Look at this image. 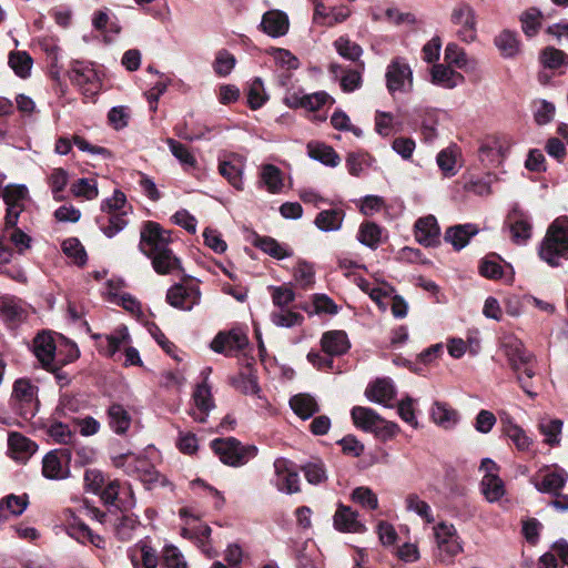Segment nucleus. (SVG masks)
<instances>
[{
  "instance_id": "obj_1",
  "label": "nucleus",
  "mask_w": 568,
  "mask_h": 568,
  "mask_svg": "<svg viewBox=\"0 0 568 568\" xmlns=\"http://www.w3.org/2000/svg\"><path fill=\"white\" fill-rule=\"evenodd\" d=\"M170 233L153 221L143 224L140 232V251L148 256L154 271L165 275L180 268V260L170 248Z\"/></svg>"
},
{
  "instance_id": "obj_2",
  "label": "nucleus",
  "mask_w": 568,
  "mask_h": 568,
  "mask_svg": "<svg viewBox=\"0 0 568 568\" xmlns=\"http://www.w3.org/2000/svg\"><path fill=\"white\" fill-rule=\"evenodd\" d=\"M538 254L548 265L556 267L568 260V219H556L539 244Z\"/></svg>"
},
{
  "instance_id": "obj_3",
  "label": "nucleus",
  "mask_w": 568,
  "mask_h": 568,
  "mask_svg": "<svg viewBox=\"0 0 568 568\" xmlns=\"http://www.w3.org/2000/svg\"><path fill=\"white\" fill-rule=\"evenodd\" d=\"M113 464L118 468H123L128 475L136 476L149 489L154 484L162 486L168 484V479L145 457L132 453L121 454L113 458Z\"/></svg>"
},
{
  "instance_id": "obj_4",
  "label": "nucleus",
  "mask_w": 568,
  "mask_h": 568,
  "mask_svg": "<svg viewBox=\"0 0 568 568\" xmlns=\"http://www.w3.org/2000/svg\"><path fill=\"white\" fill-rule=\"evenodd\" d=\"M211 447L223 464L232 467L245 465L257 455L256 446L243 445L234 437L216 438L212 440Z\"/></svg>"
},
{
  "instance_id": "obj_5",
  "label": "nucleus",
  "mask_w": 568,
  "mask_h": 568,
  "mask_svg": "<svg viewBox=\"0 0 568 568\" xmlns=\"http://www.w3.org/2000/svg\"><path fill=\"white\" fill-rule=\"evenodd\" d=\"M101 338L99 343V351L108 357H113L116 352L124 346V365H141L142 361L139 351L135 347L129 346L131 343V336L125 325H119L111 334L98 336Z\"/></svg>"
},
{
  "instance_id": "obj_6",
  "label": "nucleus",
  "mask_w": 568,
  "mask_h": 568,
  "mask_svg": "<svg viewBox=\"0 0 568 568\" xmlns=\"http://www.w3.org/2000/svg\"><path fill=\"white\" fill-rule=\"evenodd\" d=\"M386 88L394 95L397 92L408 93L413 90V70L402 57L394 58L386 68Z\"/></svg>"
},
{
  "instance_id": "obj_7",
  "label": "nucleus",
  "mask_w": 568,
  "mask_h": 568,
  "mask_svg": "<svg viewBox=\"0 0 568 568\" xmlns=\"http://www.w3.org/2000/svg\"><path fill=\"white\" fill-rule=\"evenodd\" d=\"M72 453L69 448L53 449L42 458V475L50 480H62L70 476Z\"/></svg>"
},
{
  "instance_id": "obj_8",
  "label": "nucleus",
  "mask_w": 568,
  "mask_h": 568,
  "mask_svg": "<svg viewBox=\"0 0 568 568\" xmlns=\"http://www.w3.org/2000/svg\"><path fill=\"white\" fill-rule=\"evenodd\" d=\"M367 398L386 408H397L399 417L413 427H417L418 423L415 416L413 399L405 397L396 398V393H366Z\"/></svg>"
},
{
  "instance_id": "obj_9",
  "label": "nucleus",
  "mask_w": 568,
  "mask_h": 568,
  "mask_svg": "<svg viewBox=\"0 0 568 568\" xmlns=\"http://www.w3.org/2000/svg\"><path fill=\"white\" fill-rule=\"evenodd\" d=\"M200 301V287L193 283L174 284L166 292V302L181 311H191Z\"/></svg>"
},
{
  "instance_id": "obj_10",
  "label": "nucleus",
  "mask_w": 568,
  "mask_h": 568,
  "mask_svg": "<svg viewBox=\"0 0 568 568\" xmlns=\"http://www.w3.org/2000/svg\"><path fill=\"white\" fill-rule=\"evenodd\" d=\"M505 226L509 230L511 241L517 245H525L531 237V219L518 207H514L508 213Z\"/></svg>"
},
{
  "instance_id": "obj_11",
  "label": "nucleus",
  "mask_w": 568,
  "mask_h": 568,
  "mask_svg": "<svg viewBox=\"0 0 568 568\" xmlns=\"http://www.w3.org/2000/svg\"><path fill=\"white\" fill-rule=\"evenodd\" d=\"M442 561H449L462 551V545L453 525L439 524L434 528Z\"/></svg>"
},
{
  "instance_id": "obj_12",
  "label": "nucleus",
  "mask_w": 568,
  "mask_h": 568,
  "mask_svg": "<svg viewBox=\"0 0 568 568\" xmlns=\"http://www.w3.org/2000/svg\"><path fill=\"white\" fill-rule=\"evenodd\" d=\"M248 345L246 333L234 327L229 332H220L211 343V347L216 353L233 355Z\"/></svg>"
},
{
  "instance_id": "obj_13",
  "label": "nucleus",
  "mask_w": 568,
  "mask_h": 568,
  "mask_svg": "<svg viewBox=\"0 0 568 568\" xmlns=\"http://www.w3.org/2000/svg\"><path fill=\"white\" fill-rule=\"evenodd\" d=\"M450 20L455 26L459 27L457 37L462 41L466 43L475 41L477 37L476 14L469 4L464 3L456 7L452 12Z\"/></svg>"
},
{
  "instance_id": "obj_14",
  "label": "nucleus",
  "mask_w": 568,
  "mask_h": 568,
  "mask_svg": "<svg viewBox=\"0 0 568 568\" xmlns=\"http://www.w3.org/2000/svg\"><path fill=\"white\" fill-rule=\"evenodd\" d=\"M314 4L313 22L323 27L342 23L351 16L346 6L326 7L322 0H312Z\"/></svg>"
},
{
  "instance_id": "obj_15",
  "label": "nucleus",
  "mask_w": 568,
  "mask_h": 568,
  "mask_svg": "<svg viewBox=\"0 0 568 568\" xmlns=\"http://www.w3.org/2000/svg\"><path fill=\"white\" fill-rule=\"evenodd\" d=\"M38 450V445L18 432L8 435V452L12 459L26 464Z\"/></svg>"
},
{
  "instance_id": "obj_16",
  "label": "nucleus",
  "mask_w": 568,
  "mask_h": 568,
  "mask_svg": "<svg viewBox=\"0 0 568 568\" xmlns=\"http://www.w3.org/2000/svg\"><path fill=\"white\" fill-rule=\"evenodd\" d=\"M568 480V474L562 468H557L552 471L539 474L534 477L532 484L535 488L544 494H550L559 496V491L566 485Z\"/></svg>"
},
{
  "instance_id": "obj_17",
  "label": "nucleus",
  "mask_w": 568,
  "mask_h": 568,
  "mask_svg": "<svg viewBox=\"0 0 568 568\" xmlns=\"http://www.w3.org/2000/svg\"><path fill=\"white\" fill-rule=\"evenodd\" d=\"M274 470L277 477L276 486L278 490L290 495L300 491L298 474L290 468L287 459L277 458L274 462Z\"/></svg>"
},
{
  "instance_id": "obj_18",
  "label": "nucleus",
  "mask_w": 568,
  "mask_h": 568,
  "mask_svg": "<svg viewBox=\"0 0 568 568\" xmlns=\"http://www.w3.org/2000/svg\"><path fill=\"white\" fill-rule=\"evenodd\" d=\"M245 168L244 158L237 154H231L227 160H221L219 163V173L225 178L236 190L243 189V171Z\"/></svg>"
},
{
  "instance_id": "obj_19",
  "label": "nucleus",
  "mask_w": 568,
  "mask_h": 568,
  "mask_svg": "<svg viewBox=\"0 0 568 568\" xmlns=\"http://www.w3.org/2000/svg\"><path fill=\"white\" fill-rule=\"evenodd\" d=\"M440 230L437 220L433 215L420 217L415 223L416 241L428 247L439 243Z\"/></svg>"
},
{
  "instance_id": "obj_20",
  "label": "nucleus",
  "mask_w": 568,
  "mask_h": 568,
  "mask_svg": "<svg viewBox=\"0 0 568 568\" xmlns=\"http://www.w3.org/2000/svg\"><path fill=\"white\" fill-rule=\"evenodd\" d=\"M129 558L133 568H156L159 565L156 550L144 540L129 549Z\"/></svg>"
},
{
  "instance_id": "obj_21",
  "label": "nucleus",
  "mask_w": 568,
  "mask_h": 568,
  "mask_svg": "<svg viewBox=\"0 0 568 568\" xmlns=\"http://www.w3.org/2000/svg\"><path fill=\"white\" fill-rule=\"evenodd\" d=\"M288 17L281 10L266 11L262 17L261 28L272 38L285 36L288 31Z\"/></svg>"
},
{
  "instance_id": "obj_22",
  "label": "nucleus",
  "mask_w": 568,
  "mask_h": 568,
  "mask_svg": "<svg viewBox=\"0 0 568 568\" xmlns=\"http://www.w3.org/2000/svg\"><path fill=\"white\" fill-rule=\"evenodd\" d=\"M321 346L324 353L334 357L346 354L351 343L344 331H328L323 334Z\"/></svg>"
},
{
  "instance_id": "obj_23",
  "label": "nucleus",
  "mask_w": 568,
  "mask_h": 568,
  "mask_svg": "<svg viewBox=\"0 0 568 568\" xmlns=\"http://www.w3.org/2000/svg\"><path fill=\"white\" fill-rule=\"evenodd\" d=\"M506 152L507 148L497 136H491L485 140L478 150L480 161L493 166L501 163L506 156Z\"/></svg>"
},
{
  "instance_id": "obj_24",
  "label": "nucleus",
  "mask_w": 568,
  "mask_h": 568,
  "mask_svg": "<svg viewBox=\"0 0 568 568\" xmlns=\"http://www.w3.org/2000/svg\"><path fill=\"white\" fill-rule=\"evenodd\" d=\"M57 345L50 333H39L33 339V353L43 367H50L55 357Z\"/></svg>"
},
{
  "instance_id": "obj_25",
  "label": "nucleus",
  "mask_w": 568,
  "mask_h": 568,
  "mask_svg": "<svg viewBox=\"0 0 568 568\" xmlns=\"http://www.w3.org/2000/svg\"><path fill=\"white\" fill-rule=\"evenodd\" d=\"M106 422L115 434L124 435L131 426L132 416L122 404L112 403L106 409Z\"/></svg>"
},
{
  "instance_id": "obj_26",
  "label": "nucleus",
  "mask_w": 568,
  "mask_h": 568,
  "mask_svg": "<svg viewBox=\"0 0 568 568\" xmlns=\"http://www.w3.org/2000/svg\"><path fill=\"white\" fill-rule=\"evenodd\" d=\"M357 517L358 514L351 507L339 505L334 514V527L343 532H362L365 527Z\"/></svg>"
},
{
  "instance_id": "obj_27",
  "label": "nucleus",
  "mask_w": 568,
  "mask_h": 568,
  "mask_svg": "<svg viewBox=\"0 0 568 568\" xmlns=\"http://www.w3.org/2000/svg\"><path fill=\"white\" fill-rule=\"evenodd\" d=\"M479 232L477 225L467 223L450 226L446 230L444 239L457 251L464 248L469 240Z\"/></svg>"
},
{
  "instance_id": "obj_28",
  "label": "nucleus",
  "mask_w": 568,
  "mask_h": 568,
  "mask_svg": "<svg viewBox=\"0 0 568 568\" xmlns=\"http://www.w3.org/2000/svg\"><path fill=\"white\" fill-rule=\"evenodd\" d=\"M494 44L505 59H511L520 53V41L515 31L505 29L494 39Z\"/></svg>"
},
{
  "instance_id": "obj_29",
  "label": "nucleus",
  "mask_w": 568,
  "mask_h": 568,
  "mask_svg": "<svg viewBox=\"0 0 568 568\" xmlns=\"http://www.w3.org/2000/svg\"><path fill=\"white\" fill-rule=\"evenodd\" d=\"M288 403L292 410L302 419H308L320 410L317 400L310 393H296Z\"/></svg>"
},
{
  "instance_id": "obj_30",
  "label": "nucleus",
  "mask_w": 568,
  "mask_h": 568,
  "mask_svg": "<svg viewBox=\"0 0 568 568\" xmlns=\"http://www.w3.org/2000/svg\"><path fill=\"white\" fill-rule=\"evenodd\" d=\"M215 407L212 393H193L190 416L197 423H205L209 413Z\"/></svg>"
},
{
  "instance_id": "obj_31",
  "label": "nucleus",
  "mask_w": 568,
  "mask_h": 568,
  "mask_svg": "<svg viewBox=\"0 0 568 568\" xmlns=\"http://www.w3.org/2000/svg\"><path fill=\"white\" fill-rule=\"evenodd\" d=\"M27 311L13 297L9 296L6 300L4 306L1 308L0 317L10 328L17 327L27 320Z\"/></svg>"
},
{
  "instance_id": "obj_32",
  "label": "nucleus",
  "mask_w": 568,
  "mask_h": 568,
  "mask_svg": "<svg viewBox=\"0 0 568 568\" xmlns=\"http://www.w3.org/2000/svg\"><path fill=\"white\" fill-rule=\"evenodd\" d=\"M333 45L343 59L358 63L362 69L364 68V62L361 61V57L363 55L362 47L352 41L347 36L337 38Z\"/></svg>"
},
{
  "instance_id": "obj_33",
  "label": "nucleus",
  "mask_w": 568,
  "mask_h": 568,
  "mask_svg": "<svg viewBox=\"0 0 568 568\" xmlns=\"http://www.w3.org/2000/svg\"><path fill=\"white\" fill-rule=\"evenodd\" d=\"M345 213L341 209L321 211L315 217V225L323 232H334L342 227Z\"/></svg>"
},
{
  "instance_id": "obj_34",
  "label": "nucleus",
  "mask_w": 568,
  "mask_h": 568,
  "mask_svg": "<svg viewBox=\"0 0 568 568\" xmlns=\"http://www.w3.org/2000/svg\"><path fill=\"white\" fill-rule=\"evenodd\" d=\"M464 77L444 64H435L432 68V81L437 85L453 89L463 82Z\"/></svg>"
},
{
  "instance_id": "obj_35",
  "label": "nucleus",
  "mask_w": 568,
  "mask_h": 568,
  "mask_svg": "<svg viewBox=\"0 0 568 568\" xmlns=\"http://www.w3.org/2000/svg\"><path fill=\"white\" fill-rule=\"evenodd\" d=\"M351 416L356 427L371 433H373L382 418L373 409L363 406H354L351 410Z\"/></svg>"
},
{
  "instance_id": "obj_36",
  "label": "nucleus",
  "mask_w": 568,
  "mask_h": 568,
  "mask_svg": "<svg viewBox=\"0 0 568 568\" xmlns=\"http://www.w3.org/2000/svg\"><path fill=\"white\" fill-rule=\"evenodd\" d=\"M28 506V496L9 495L0 500V520L21 515Z\"/></svg>"
},
{
  "instance_id": "obj_37",
  "label": "nucleus",
  "mask_w": 568,
  "mask_h": 568,
  "mask_svg": "<svg viewBox=\"0 0 568 568\" xmlns=\"http://www.w3.org/2000/svg\"><path fill=\"white\" fill-rule=\"evenodd\" d=\"M105 504L113 505L121 494H128L131 500L125 501L128 506H134V495L130 485L122 484L119 480H111L99 491Z\"/></svg>"
},
{
  "instance_id": "obj_38",
  "label": "nucleus",
  "mask_w": 568,
  "mask_h": 568,
  "mask_svg": "<svg viewBox=\"0 0 568 568\" xmlns=\"http://www.w3.org/2000/svg\"><path fill=\"white\" fill-rule=\"evenodd\" d=\"M260 178L270 193H280L283 189V172L274 164H263Z\"/></svg>"
},
{
  "instance_id": "obj_39",
  "label": "nucleus",
  "mask_w": 568,
  "mask_h": 568,
  "mask_svg": "<svg viewBox=\"0 0 568 568\" xmlns=\"http://www.w3.org/2000/svg\"><path fill=\"white\" fill-rule=\"evenodd\" d=\"M329 72L334 77H338V73H343L339 84L344 92H353L362 85V75L358 70H344L342 65L332 63L329 65Z\"/></svg>"
},
{
  "instance_id": "obj_40",
  "label": "nucleus",
  "mask_w": 568,
  "mask_h": 568,
  "mask_svg": "<svg viewBox=\"0 0 568 568\" xmlns=\"http://www.w3.org/2000/svg\"><path fill=\"white\" fill-rule=\"evenodd\" d=\"M506 268L511 272V266L504 267L496 254L487 255L480 261L479 274L489 280H500L505 276Z\"/></svg>"
},
{
  "instance_id": "obj_41",
  "label": "nucleus",
  "mask_w": 568,
  "mask_h": 568,
  "mask_svg": "<svg viewBox=\"0 0 568 568\" xmlns=\"http://www.w3.org/2000/svg\"><path fill=\"white\" fill-rule=\"evenodd\" d=\"M481 491L489 503H495L505 494L504 481L497 474H485L481 479Z\"/></svg>"
},
{
  "instance_id": "obj_42",
  "label": "nucleus",
  "mask_w": 568,
  "mask_h": 568,
  "mask_svg": "<svg viewBox=\"0 0 568 568\" xmlns=\"http://www.w3.org/2000/svg\"><path fill=\"white\" fill-rule=\"evenodd\" d=\"M445 60L459 69H474L476 67V60L468 59L465 50L454 42L446 45Z\"/></svg>"
},
{
  "instance_id": "obj_43",
  "label": "nucleus",
  "mask_w": 568,
  "mask_h": 568,
  "mask_svg": "<svg viewBox=\"0 0 568 568\" xmlns=\"http://www.w3.org/2000/svg\"><path fill=\"white\" fill-rule=\"evenodd\" d=\"M69 78L72 83L83 87L94 81L97 73L90 63L74 61L69 71Z\"/></svg>"
},
{
  "instance_id": "obj_44",
  "label": "nucleus",
  "mask_w": 568,
  "mask_h": 568,
  "mask_svg": "<svg viewBox=\"0 0 568 568\" xmlns=\"http://www.w3.org/2000/svg\"><path fill=\"white\" fill-rule=\"evenodd\" d=\"M382 227L374 222L362 223L357 233V240L361 244L376 250L381 243Z\"/></svg>"
},
{
  "instance_id": "obj_45",
  "label": "nucleus",
  "mask_w": 568,
  "mask_h": 568,
  "mask_svg": "<svg viewBox=\"0 0 568 568\" xmlns=\"http://www.w3.org/2000/svg\"><path fill=\"white\" fill-rule=\"evenodd\" d=\"M308 155L327 166L335 168L339 164V156L332 146L325 144H308Z\"/></svg>"
},
{
  "instance_id": "obj_46",
  "label": "nucleus",
  "mask_w": 568,
  "mask_h": 568,
  "mask_svg": "<svg viewBox=\"0 0 568 568\" xmlns=\"http://www.w3.org/2000/svg\"><path fill=\"white\" fill-rule=\"evenodd\" d=\"M506 347L507 356L515 369H519L520 366H526L531 362L532 354L524 347L520 341L514 339Z\"/></svg>"
},
{
  "instance_id": "obj_47",
  "label": "nucleus",
  "mask_w": 568,
  "mask_h": 568,
  "mask_svg": "<svg viewBox=\"0 0 568 568\" xmlns=\"http://www.w3.org/2000/svg\"><path fill=\"white\" fill-rule=\"evenodd\" d=\"M69 182V173L67 170L62 168H55L52 170L51 174L48 178V183L50 185L53 200L57 202H61L65 200L63 195V191Z\"/></svg>"
},
{
  "instance_id": "obj_48",
  "label": "nucleus",
  "mask_w": 568,
  "mask_h": 568,
  "mask_svg": "<svg viewBox=\"0 0 568 568\" xmlns=\"http://www.w3.org/2000/svg\"><path fill=\"white\" fill-rule=\"evenodd\" d=\"M254 244L264 253L277 260H283L292 255L291 250L268 236L257 237Z\"/></svg>"
},
{
  "instance_id": "obj_49",
  "label": "nucleus",
  "mask_w": 568,
  "mask_h": 568,
  "mask_svg": "<svg viewBox=\"0 0 568 568\" xmlns=\"http://www.w3.org/2000/svg\"><path fill=\"white\" fill-rule=\"evenodd\" d=\"M125 211L121 213H113L110 214V216L108 217L106 224L104 223L103 217L97 219V223L100 225V230L102 231V233L106 237L111 239L128 225V220L125 219Z\"/></svg>"
},
{
  "instance_id": "obj_50",
  "label": "nucleus",
  "mask_w": 568,
  "mask_h": 568,
  "mask_svg": "<svg viewBox=\"0 0 568 568\" xmlns=\"http://www.w3.org/2000/svg\"><path fill=\"white\" fill-rule=\"evenodd\" d=\"M32 63V58L26 51H17L9 54V65L22 79L30 75Z\"/></svg>"
},
{
  "instance_id": "obj_51",
  "label": "nucleus",
  "mask_w": 568,
  "mask_h": 568,
  "mask_svg": "<svg viewBox=\"0 0 568 568\" xmlns=\"http://www.w3.org/2000/svg\"><path fill=\"white\" fill-rule=\"evenodd\" d=\"M542 14L537 8H529L520 14V22L523 32L531 38L535 37L541 26Z\"/></svg>"
},
{
  "instance_id": "obj_52",
  "label": "nucleus",
  "mask_w": 568,
  "mask_h": 568,
  "mask_svg": "<svg viewBox=\"0 0 568 568\" xmlns=\"http://www.w3.org/2000/svg\"><path fill=\"white\" fill-rule=\"evenodd\" d=\"M166 143L171 153L179 160L185 170L194 169L196 166V159L186 145L174 139H168Z\"/></svg>"
},
{
  "instance_id": "obj_53",
  "label": "nucleus",
  "mask_w": 568,
  "mask_h": 568,
  "mask_svg": "<svg viewBox=\"0 0 568 568\" xmlns=\"http://www.w3.org/2000/svg\"><path fill=\"white\" fill-rule=\"evenodd\" d=\"M405 507L408 511L416 513L428 524L434 523L435 520L430 506L426 501L422 500L416 494H409L406 496Z\"/></svg>"
},
{
  "instance_id": "obj_54",
  "label": "nucleus",
  "mask_w": 568,
  "mask_h": 568,
  "mask_svg": "<svg viewBox=\"0 0 568 568\" xmlns=\"http://www.w3.org/2000/svg\"><path fill=\"white\" fill-rule=\"evenodd\" d=\"M63 253L73 260V263L83 265L87 262V253L77 237H69L62 242Z\"/></svg>"
},
{
  "instance_id": "obj_55",
  "label": "nucleus",
  "mask_w": 568,
  "mask_h": 568,
  "mask_svg": "<svg viewBox=\"0 0 568 568\" xmlns=\"http://www.w3.org/2000/svg\"><path fill=\"white\" fill-rule=\"evenodd\" d=\"M71 192L74 196L84 197L85 200H93L99 195L97 182L87 178L75 181L71 185Z\"/></svg>"
},
{
  "instance_id": "obj_56",
  "label": "nucleus",
  "mask_w": 568,
  "mask_h": 568,
  "mask_svg": "<svg viewBox=\"0 0 568 568\" xmlns=\"http://www.w3.org/2000/svg\"><path fill=\"white\" fill-rule=\"evenodd\" d=\"M235 63L236 59L231 52L227 50H220L215 55L213 69L219 77H226L232 72Z\"/></svg>"
},
{
  "instance_id": "obj_57",
  "label": "nucleus",
  "mask_w": 568,
  "mask_h": 568,
  "mask_svg": "<svg viewBox=\"0 0 568 568\" xmlns=\"http://www.w3.org/2000/svg\"><path fill=\"white\" fill-rule=\"evenodd\" d=\"M139 524L138 517L133 515H123L115 524V534L120 540L128 541L132 538L133 531Z\"/></svg>"
},
{
  "instance_id": "obj_58",
  "label": "nucleus",
  "mask_w": 568,
  "mask_h": 568,
  "mask_svg": "<svg viewBox=\"0 0 568 568\" xmlns=\"http://www.w3.org/2000/svg\"><path fill=\"white\" fill-rule=\"evenodd\" d=\"M267 97L265 94L264 84L261 78H255L248 88L247 92V103L252 110H256L261 108Z\"/></svg>"
},
{
  "instance_id": "obj_59",
  "label": "nucleus",
  "mask_w": 568,
  "mask_h": 568,
  "mask_svg": "<svg viewBox=\"0 0 568 568\" xmlns=\"http://www.w3.org/2000/svg\"><path fill=\"white\" fill-rule=\"evenodd\" d=\"M302 470L306 480L312 485H318L327 479L325 466L321 460L307 463Z\"/></svg>"
},
{
  "instance_id": "obj_60",
  "label": "nucleus",
  "mask_w": 568,
  "mask_h": 568,
  "mask_svg": "<svg viewBox=\"0 0 568 568\" xmlns=\"http://www.w3.org/2000/svg\"><path fill=\"white\" fill-rule=\"evenodd\" d=\"M162 560V568H187L184 556L172 545L163 548Z\"/></svg>"
},
{
  "instance_id": "obj_61",
  "label": "nucleus",
  "mask_w": 568,
  "mask_h": 568,
  "mask_svg": "<svg viewBox=\"0 0 568 568\" xmlns=\"http://www.w3.org/2000/svg\"><path fill=\"white\" fill-rule=\"evenodd\" d=\"M541 60L545 67L557 69L568 64V54L554 47H547L541 53Z\"/></svg>"
},
{
  "instance_id": "obj_62",
  "label": "nucleus",
  "mask_w": 568,
  "mask_h": 568,
  "mask_svg": "<svg viewBox=\"0 0 568 568\" xmlns=\"http://www.w3.org/2000/svg\"><path fill=\"white\" fill-rule=\"evenodd\" d=\"M433 420L445 428L450 427L457 422V414L455 410L448 409L442 404L436 403L432 409Z\"/></svg>"
},
{
  "instance_id": "obj_63",
  "label": "nucleus",
  "mask_w": 568,
  "mask_h": 568,
  "mask_svg": "<svg viewBox=\"0 0 568 568\" xmlns=\"http://www.w3.org/2000/svg\"><path fill=\"white\" fill-rule=\"evenodd\" d=\"M352 499L363 507L368 509H376L378 507L377 495L368 487H357L352 493Z\"/></svg>"
},
{
  "instance_id": "obj_64",
  "label": "nucleus",
  "mask_w": 568,
  "mask_h": 568,
  "mask_svg": "<svg viewBox=\"0 0 568 568\" xmlns=\"http://www.w3.org/2000/svg\"><path fill=\"white\" fill-rule=\"evenodd\" d=\"M303 321V316L300 313L281 310L278 312L272 313V322L276 326L281 327H293L295 325L301 324Z\"/></svg>"
}]
</instances>
